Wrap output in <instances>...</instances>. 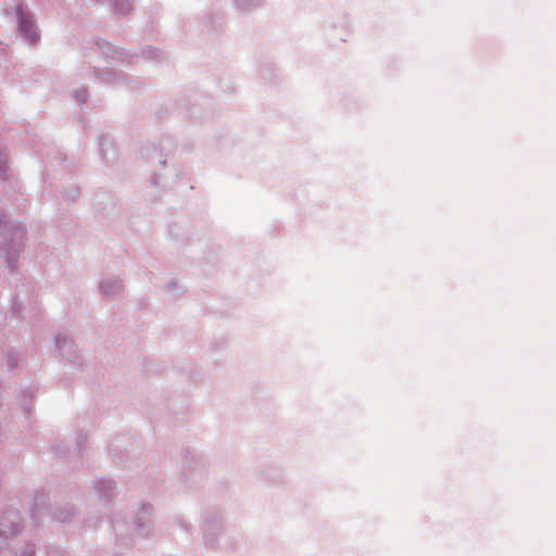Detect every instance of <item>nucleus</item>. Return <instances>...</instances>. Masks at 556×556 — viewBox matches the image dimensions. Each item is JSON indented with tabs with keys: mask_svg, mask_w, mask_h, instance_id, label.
I'll use <instances>...</instances> for the list:
<instances>
[{
	"mask_svg": "<svg viewBox=\"0 0 556 556\" xmlns=\"http://www.w3.org/2000/svg\"><path fill=\"white\" fill-rule=\"evenodd\" d=\"M17 24H18V29H20L21 34L27 40L34 42L37 38V35H36L31 18L28 15L21 12L18 14Z\"/></svg>",
	"mask_w": 556,
	"mask_h": 556,
	"instance_id": "1",
	"label": "nucleus"
}]
</instances>
